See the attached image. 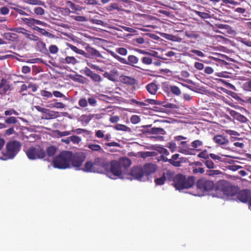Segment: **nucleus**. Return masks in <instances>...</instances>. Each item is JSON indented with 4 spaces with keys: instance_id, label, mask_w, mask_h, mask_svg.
I'll use <instances>...</instances> for the list:
<instances>
[{
    "instance_id": "1",
    "label": "nucleus",
    "mask_w": 251,
    "mask_h": 251,
    "mask_svg": "<svg viewBox=\"0 0 251 251\" xmlns=\"http://www.w3.org/2000/svg\"><path fill=\"white\" fill-rule=\"evenodd\" d=\"M73 153L70 151H61L54 157L53 166L59 169H66L71 167V161Z\"/></svg>"
},
{
    "instance_id": "2",
    "label": "nucleus",
    "mask_w": 251,
    "mask_h": 251,
    "mask_svg": "<svg viewBox=\"0 0 251 251\" xmlns=\"http://www.w3.org/2000/svg\"><path fill=\"white\" fill-rule=\"evenodd\" d=\"M21 148V144L16 140L9 141L6 145V150L2 151L0 159L6 160L14 158L18 154Z\"/></svg>"
},
{
    "instance_id": "3",
    "label": "nucleus",
    "mask_w": 251,
    "mask_h": 251,
    "mask_svg": "<svg viewBox=\"0 0 251 251\" xmlns=\"http://www.w3.org/2000/svg\"><path fill=\"white\" fill-rule=\"evenodd\" d=\"M195 183V178L193 176H186L182 174H177L174 178V186L176 189L182 190L192 187Z\"/></svg>"
},
{
    "instance_id": "4",
    "label": "nucleus",
    "mask_w": 251,
    "mask_h": 251,
    "mask_svg": "<svg viewBox=\"0 0 251 251\" xmlns=\"http://www.w3.org/2000/svg\"><path fill=\"white\" fill-rule=\"evenodd\" d=\"M123 170L119 162L117 160H112L109 163V169L105 172L107 175L111 174L109 176L112 179L122 178L123 176Z\"/></svg>"
},
{
    "instance_id": "5",
    "label": "nucleus",
    "mask_w": 251,
    "mask_h": 251,
    "mask_svg": "<svg viewBox=\"0 0 251 251\" xmlns=\"http://www.w3.org/2000/svg\"><path fill=\"white\" fill-rule=\"evenodd\" d=\"M196 185L197 190L202 193L211 191L215 187L213 181L203 177L199 179Z\"/></svg>"
},
{
    "instance_id": "6",
    "label": "nucleus",
    "mask_w": 251,
    "mask_h": 251,
    "mask_svg": "<svg viewBox=\"0 0 251 251\" xmlns=\"http://www.w3.org/2000/svg\"><path fill=\"white\" fill-rule=\"evenodd\" d=\"M25 152L27 157L30 160L42 159L46 156L45 151L40 146L31 147Z\"/></svg>"
},
{
    "instance_id": "7",
    "label": "nucleus",
    "mask_w": 251,
    "mask_h": 251,
    "mask_svg": "<svg viewBox=\"0 0 251 251\" xmlns=\"http://www.w3.org/2000/svg\"><path fill=\"white\" fill-rule=\"evenodd\" d=\"M72 157L71 164L73 167L76 168V170H80V167L86 158L84 153H75L74 154H73Z\"/></svg>"
},
{
    "instance_id": "8",
    "label": "nucleus",
    "mask_w": 251,
    "mask_h": 251,
    "mask_svg": "<svg viewBox=\"0 0 251 251\" xmlns=\"http://www.w3.org/2000/svg\"><path fill=\"white\" fill-rule=\"evenodd\" d=\"M94 165L99 170V173L106 171L109 169V162L103 157H96L94 160Z\"/></svg>"
},
{
    "instance_id": "9",
    "label": "nucleus",
    "mask_w": 251,
    "mask_h": 251,
    "mask_svg": "<svg viewBox=\"0 0 251 251\" xmlns=\"http://www.w3.org/2000/svg\"><path fill=\"white\" fill-rule=\"evenodd\" d=\"M251 195V191L248 189H244L240 191L237 193L236 198L241 202L247 203L249 202Z\"/></svg>"
},
{
    "instance_id": "10",
    "label": "nucleus",
    "mask_w": 251,
    "mask_h": 251,
    "mask_svg": "<svg viewBox=\"0 0 251 251\" xmlns=\"http://www.w3.org/2000/svg\"><path fill=\"white\" fill-rule=\"evenodd\" d=\"M86 50V55H83L85 58H91L93 57H101L100 53L96 49L91 47L89 44H87L85 47Z\"/></svg>"
},
{
    "instance_id": "11",
    "label": "nucleus",
    "mask_w": 251,
    "mask_h": 251,
    "mask_svg": "<svg viewBox=\"0 0 251 251\" xmlns=\"http://www.w3.org/2000/svg\"><path fill=\"white\" fill-rule=\"evenodd\" d=\"M11 85L9 82L4 78H2L0 81V95L4 96L6 95L8 91L11 90Z\"/></svg>"
},
{
    "instance_id": "12",
    "label": "nucleus",
    "mask_w": 251,
    "mask_h": 251,
    "mask_svg": "<svg viewBox=\"0 0 251 251\" xmlns=\"http://www.w3.org/2000/svg\"><path fill=\"white\" fill-rule=\"evenodd\" d=\"M130 175L133 178L137 180H140L144 176L143 168L139 166H134L132 168Z\"/></svg>"
},
{
    "instance_id": "13",
    "label": "nucleus",
    "mask_w": 251,
    "mask_h": 251,
    "mask_svg": "<svg viewBox=\"0 0 251 251\" xmlns=\"http://www.w3.org/2000/svg\"><path fill=\"white\" fill-rule=\"evenodd\" d=\"M18 33H22L25 35V38L30 41H38L39 37L31 33V32L24 28H20L17 29V31Z\"/></svg>"
},
{
    "instance_id": "14",
    "label": "nucleus",
    "mask_w": 251,
    "mask_h": 251,
    "mask_svg": "<svg viewBox=\"0 0 251 251\" xmlns=\"http://www.w3.org/2000/svg\"><path fill=\"white\" fill-rule=\"evenodd\" d=\"M143 170L144 176H148L156 171V166L152 163H148L144 166Z\"/></svg>"
},
{
    "instance_id": "15",
    "label": "nucleus",
    "mask_w": 251,
    "mask_h": 251,
    "mask_svg": "<svg viewBox=\"0 0 251 251\" xmlns=\"http://www.w3.org/2000/svg\"><path fill=\"white\" fill-rule=\"evenodd\" d=\"M84 172H94V173H98L99 172V170L96 169L95 165H94V162L92 161H87L84 165V167L83 169H81Z\"/></svg>"
},
{
    "instance_id": "16",
    "label": "nucleus",
    "mask_w": 251,
    "mask_h": 251,
    "mask_svg": "<svg viewBox=\"0 0 251 251\" xmlns=\"http://www.w3.org/2000/svg\"><path fill=\"white\" fill-rule=\"evenodd\" d=\"M143 132H146L151 134H160L162 135H165L166 133V131L163 128L156 127H153L150 129H147V130H145L144 131H143Z\"/></svg>"
},
{
    "instance_id": "17",
    "label": "nucleus",
    "mask_w": 251,
    "mask_h": 251,
    "mask_svg": "<svg viewBox=\"0 0 251 251\" xmlns=\"http://www.w3.org/2000/svg\"><path fill=\"white\" fill-rule=\"evenodd\" d=\"M147 91L151 95H155L158 89L157 85L155 82H151L146 86Z\"/></svg>"
},
{
    "instance_id": "18",
    "label": "nucleus",
    "mask_w": 251,
    "mask_h": 251,
    "mask_svg": "<svg viewBox=\"0 0 251 251\" xmlns=\"http://www.w3.org/2000/svg\"><path fill=\"white\" fill-rule=\"evenodd\" d=\"M118 161L122 169H127L131 164L130 159L126 157H121Z\"/></svg>"
},
{
    "instance_id": "19",
    "label": "nucleus",
    "mask_w": 251,
    "mask_h": 251,
    "mask_svg": "<svg viewBox=\"0 0 251 251\" xmlns=\"http://www.w3.org/2000/svg\"><path fill=\"white\" fill-rule=\"evenodd\" d=\"M120 79L123 83L128 85H132L136 83V80L134 78L128 76L122 75Z\"/></svg>"
},
{
    "instance_id": "20",
    "label": "nucleus",
    "mask_w": 251,
    "mask_h": 251,
    "mask_svg": "<svg viewBox=\"0 0 251 251\" xmlns=\"http://www.w3.org/2000/svg\"><path fill=\"white\" fill-rule=\"evenodd\" d=\"M37 42L36 46V50L40 52L46 53L48 52V50L46 48V44L40 39Z\"/></svg>"
},
{
    "instance_id": "21",
    "label": "nucleus",
    "mask_w": 251,
    "mask_h": 251,
    "mask_svg": "<svg viewBox=\"0 0 251 251\" xmlns=\"http://www.w3.org/2000/svg\"><path fill=\"white\" fill-rule=\"evenodd\" d=\"M213 140L218 144L220 145H225L228 142V140L225 137L217 135L213 137Z\"/></svg>"
},
{
    "instance_id": "22",
    "label": "nucleus",
    "mask_w": 251,
    "mask_h": 251,
    "mask_svg": "<svg viewBox=\"0 0 251 251\" xmlns=\"http://www.w3.org/2000/svg\"><path fill=\"white\" fill-rule=\"evenodd\" d=\"M138 61L139 59L136 56L133 55H129L127 57V65L136 68H140V67L135 65V64H137L138 62Z\"/></svg>"
},
{
    "instance_id": "23",
    "label": "nucleus",
    "mask_w": 251,
    "mask_h": 251,
    "mask_svg": "<svg viewBox=\"0 0 251 251\" xmlns=\"http://www.w3.org/2000/svg\"><path fill=\"white\" fill-rule=\"evenodd\" d=\"M45 119L47 120L54 119L59 116V113L57 111H50L48 109V111L45 112Z\"/></svg>"
},
{
    "instance_id": "24",
    "label": "nucleus",
    "mask_w": 251,
    "mask_h": 251,
    "mask_svg": "<svg viewBox=\"0 0 251 251\" xmlns=\"http://www.w3.org/2000/svg\"><path fill=\"white\" fill-rule=\"evenodd\" d=\"M33 29L39 33H40L41 34L45 35L49 38H53L54 37V35L52 33L47 31L44 28H40L37 26H34L33 27Z\"/></svg>"
},
{
    "instance_id": "25",
    "label": "nucleus",
    "mask_w": 251,
    "mask_h": 251,
    "mask_svg": "<svg viewBox=\"0 0 251 251\" xmlns=\"http://www.w3.org/2000/svg\"><path fill=\"white\" fill-rule=\"evenodd\" d=\"M60 62L63 64H71L75 65L78 62L76 59L73 56H67L66 58L60 59Z\"/></svg>"
},
{
    "instance_id": "26",
    "label": "nucleus",
    "mask_w": 251,
    "mask_h": 251,
    "mask_svg": "<svg viewBox=\"0 0 251 251\" xmlns=\"http://www.w3.org/2000/svg\"><path fill=\"white\" fill-rule=\"evenodd\" d=\"M162 36L163 38H164L165 39H167L168 40L172 41L180 42L181 41V38L176 36H175V35H173L172 34H167V33H162Z\"/></svg>"
},
{
    "instance_id": "27",
    "label": "nucleus",
    "mask_w": 251,
    "mask_h": 251,
    "mask_svg": "<svg viewBox=\"0 0 251 251\" xmlns=\"http://www.w3.org/2000/svg\"><path fill=\"white\" fill-rule=\"evenodd\" d=\"M179 154L176 153L172 155V158L169 159V163L175 167H179L181 162L180 161H176L179 157Z\"/></svg>"
},
{
    "instance_id": "28",
    "label": "nucleus",
    "mask_w": 251,
    "mask_h": 251,
    "mask_svg": "<svg viewBox=\"0 0 251 251\" xmlns=\"http://www.w3.org/2000/svg\"><path fill=\"white\" fill-rule=\"evenodd\" d=\"M86 147L93 151L103 152L101 146L98 144L89 143L87 145Z\"/></svg>"
},
{
    "instance_id": "29",
    "label": "nucleus",
    "mask_w": 251,
    "mask_h": 251,
    "mask_svg": "<svg viewBox=\"0 0 251 251\" xmlns=\"http://www.w3.org/2000/svg\"><path fill=\"white\" fill-rule=\"evenodd\" d=\"M114 128L117 130L127 131L128 132H131V128L125 125L117 124L115 126Z\"/></svg>"
},
{
    "instance_id": "30",
    "label": "nucleus",
    "mask_w": 251,
    "mask_h": 251,
    "mask_svg": "<svg viewBox=\"0 0 251 251\" xmlns=\"http://www.w3.org/2000/svg\"><path fill=\"white\" fill-rule=\"evenodd\" d=\"M163 176L165 177V180L168 179L169 181L173 180L174 182L175 173L174 172L168 170L163 174Z\"/></svg>"
},
{
    "instance_id": "31",
    "label": "nucleus",
    "mask_w": 251,
    "mask_h": 251,
    "mask_svg": "<svg viewBox=\"0 0 251 251\" xmlns=\"http://www.w3.org/2000/svg\"><path fill=\"white\" fill-rule=\"evenodd\" d=\"M68 47L74 52L79 54H81L82 55H86V52L82 50L78 49L76 47L71 44H68Z\"/></svg>"
},
{
    "instance_id": "32",
    "label": "nucleus",
    "mask_w": 251,
    "mask_h": 251,
    "mask_svg": "<svg viewBox=\"0 0 251 251\" xmlns=\"http://www.w3.org/2000/svg\"><path fill=\"white\" fill-rule=\"evenodd\" d=\"M111 54L115 59L119 61L120 63L127 65V62L126 59L120 57L113 52H111Z\"/></svg>"
},
{
    "instance_id": "33",
    "label": "nucleus",
    "mask_w": 251,
    "mask_h": 251,
    "mask_svg": "<svg viewBox=\"0 0 251 251\" xmlns=\"http://www.w3.org/2000/svg\"><path fill=\"white\" fill-rule=\"evenodd\" d=\"M46 152L49 156H53L56 152V148L53 146H50L47 149Z\"/></svg>"
},
{
    "instance_id": "34",
    "label": "nucleus",
    "mask_w": 251,
    "mask_h": 251,
    "mask_svg": "<svg viewBox=\"0 0 251 251\" xmlns=\"http://www.w3.org/2000/svg\"><path fill=\"white\" fill-rule=\"evenodd\" d=\"M3 37L5 39L10 40L14 41L17 38V34L13 33H5L3 34Z\"/></svg>"
},
{
    "instance_id": "35",
    "label": "nucleus",
    "mask_w": 251,
    "mask_h": 251,
    "mask_svg": "<svg viewBox=\"0 0 251 251\" xmlns=\"http://www.w3.org/2000/svg\"><path fill=\"white\" fill-rule=\"evenodd\" d=\"M170 90L173 94L176 96H180L181 93L180 89L176 86H170Z\"/></svg>"
},
{
    "instance_id": "36",
    "label": "nucleus",
    "mask_w": 251,
    "mask_h": 251,
    "mask_svg": "<svg viewBox=\"0 0 251 251\" xmlns=\"http://www.w3.org/2000/svg\"><path fill=\"white\" fill-rule=\"evenodd\" d=\"M94 116L95 115L94 114H90L88 115H82L81 117V120L84 123L88 124L94 117Z\"/></svg>"
},
{
    "instance_id": "37",
    "label": "nucleus",
    "mask_w": 251,
    "mask_h": 251,
    "mask_svg": "<svg viewBox=\"0 0 251 251\" xmlns=\"http://www.w3.org/2000/svg\"><path fill=\"white\" fill-rule=\"evenodd\" d=\"M185 35L189 38H192L194 39H197L200 37V35L195 32H186Z\"/></svg>"
},
{
    "instance_id": "38",
    "label": "nucleus",
    "mask_w": 251,
    "mask_h": 251,
    "mask_svg": "<svg viewBox=\"0 0 251 251\" xmlns=\"http://www.w3.org/2000/svg\"><path fill=\"white\" fill-rule=\"evenodd\" d=\"M22 21L26 23L29 26H35V25H34V19H33V18H22Z\"/></svg>"
},
{
    "instance_id": "39",
    "label": "nucleus",
    "mask_w": 251,
    "mask_h": 251,
    "mask_svg": "<svg viewBox=\"0 0 251 251\" xmlns=\"http://www.w3.org/2000/svg\"><path fill=\"white\" fill-rule=\"evenodd\" d=\"M165 181V177L163 175L161 177L156 178L154 179V182L156 185H162L164 184Z\"/></svg>"
},
{
    "instance_id": "40",
    "label": "nucleus",
    "mask_w": 251,
    "mask_h": 251,
    "mask_svg": "<svg viewBox=\"0 0 251 251\" xmlns=\"http://www.w3.org/2000/svg\"><path fill=\"white\" fill-rule=\"evenodd\" d=\"M142 62L146 65H149L152 64V59L149 56H144L141 59Z\"/></svg>"
},
{
    "instance_id": "41",
    "label": "nucleus",
    "mask_w": 251,
    "mask_h": 251,
    "mask_svg": "<svg viewBox=\"0 0 251 251\" xmlns=\"http://www.w3.org/2000/svg\"><path fill=\"white\" fill-rule=\"evenodd\" d=\"M196 13L197 14V15H198L199 17L203 19H208L211 17L210 14L208 13L196 11Z\"/></svg>"
},
{
    "instance_id": "42",
    "label": "nucleus",
    "mask_w": 251,
    "mask_h": 251,
    "mask_svg": "<svg viewBox=\"0 0 251 251\" xmlns=\"http://www.w3.org/2000/svg\"><path fill=\"white\" fill-rule=\"evenodd\" d=\"M52 95L56 98H62L65 100H68V99L62 93L58 91H54L52 92Z\"/></svg>"
},
{
    "instance_id": "43",
    "label": "nucleus",
    "mask_w": 251,
    "mask_h": 251,
    "mask_svg": "<svg viewBox=\"0 0 251 251\" xmlns=\"http://www.w3.org/2000/svg\"><path fill=\"white\" fill-rule=\"evenodd\" d=\"M198 157L199 158L207 159L209 158V154L207 153V151L206 150H204L198 154Z\"/></svg>"
},
{
    "instance_id": "44",
    "label": "nucleus",
    "mask_w": 251,
    "mask_h": 251,
    "mask_svg": "<svg viewBox=\"0 0 251 251\" xmlns=\"http://www.w3.org/2000/svg\"><path fill=\"white\" fill-rule=\"evenodd\" d=\"M203 143L200 140H196L191 143V146L193 149H197L198 147L202 146Z\"/></svg>"
},
{
    "instance_id": "45",
    "label": "nucleus",
    "mask_w": 251,
    "mask_h": 251,
    "mask_svg": "<svg viewBox=\"0 0 251 251\" xmlns=\"http://www.w3.org/2000/svg\"><path fill=\"white\" fill-rule=\"evenodd\" d=\"M87 101L88 104L89 103L91 106H96L97 104V101L93 96L88 98Z\"/></svg>"
},
{
    "instance_id": "46",
    "label": "nucleus",
    "mask_w": 251,
    "mask_h": 251,
    "mask_svg": "<svg viewBox=\"0 0 251 251\" xmlns=\"http://www.w3.org/2000/svg\"><path fill=\"white\" fill-rule=\"evenodd\" d=\"M117 52L122 55H126L127 53V50L126 48L120 47L116 49Z\"/></svg>"
},
{
    "instance_id": "47",
    "label": "nucleus",
    "mask_w": 251,
    "mask_h": 251,
    "mask_svg": "<svg viewBox=\"0 0 251 251\" xmlns=\"http://www.w3.org/2000/svg\"><path fill=\"white\" fill-rule=\"evenodd\" d=\"M41 95L46 98V99L48 98H51L52 97V94L51 92L45 90H41Z\"/></svg>"
},
{
    "instance_id": "48",
    "label": "nucleus",
    "mask_w": 251,
    "mask_h": 251,
    "mask_svg": "<svg viewBox=\"0 0 251 251\" xmlns=\"http://www.w3.org/2000/svg\"><path fill=\"white\" fill-rule=\"evenodd\" d=\"M70 139L74 144H78L81 141L80 137L75 135L70 136Z\"/></svg>"
},
{
    "instance_id": "49",
    "label": "nucleus",
    "mask_w": 251,
    "mask_h": 251,
    "mask_svg": "<svg viewBox=\"0 0 251 251\" xmlns=\"http://www.w3.org/2000/svg\"><path fill=\"white\" fill-rule=\"evenodd\" d=\"M49 50L51 54H56L58 51V48L56 45H51L49 47Z\"/></svg>"
},
{
    "instance_id": "50",
    "label": "nucleus",
    "mask_w": 251,
    "mask_h": 251,
    "mask_svg": "<svg viewBox=\"0 0 251 251\" xmlns=\"http://www.w3.org/2000/svg\"><path fill=\"white\" fill-rule=\"evenodd\" d=\"M167 147L169 148L172 152H174L176 150V144L173 142L168 143Z\"/></svg>"
},
{
    "instance_id": "51",
    "label": "nucleus",
    "mask_w": 251,
    "mask_h": 251,
    "mask_svg": "<svg viewBox=\"0 0 251 251\" xmlns=\"http://www.w3.org/2000/svg\"><path fill=\"white\" fill-rule=\"evenodd\" d=\"M78 104L81 107H86L88 105V101L85 98H81L78 101Z\"/></svg>"
},
{
    "instance_id": "52",
    "label": "nucleus",
    "mask_w": 251,
    "mask_h": 251,
    "mask_svg": "<svg viewBox=\"0 0 251 251\" xmlns=\"http://www.w3.org/2000/svg\"><path fill=\"white\" fill-rule=\"evenodd\" d=\"M130 122L133 124H136L140 121V118L138 115H133L130 118Z\"/></svg>"
},
{
    "instance_id": "53",
    "label": "nucleus",
    "mask_w": 251,
    "mask_h": 251,
    "mask_svg": "<svg viewBox=\"0 0 251 251\" xmlns=\"http://www.w3.org/2000/svg\"><path fill=\"white\" fill-rule=\"evenodd\" d=\"M18 121L17 120V118L15 117H10L9 118H7L5 120V122L6 124H15L17 123Z\"/></svg>"
},
{
    "instance_id": "54",
    "label": "nucleus",
    "mask_w": 251,
    "mask_h": 251,
    "mask_svg": "<svg viewBox=\"0 0 251 251\" xmlns=\"http://www.w3.org/2000/svg\"><path fill=\"white\" fill-rule=\"evenodd\" d=\"M103 76L104 77L108 78L110 80H111V81L115 80V76L114 75H113L111 73L106 72L103 74Z\"/></svg>"
},
{
    "instance_id": "55",
    "label": "nucleus",
    "mask_w": 251,
    "mask_h": 251,
    "mask_svg": "<svg viewBox=\"0 0 251 251\" xmlns=\"http://www.w3.org/2000/svg\"><path fill=\"white\" fill-rule=\"evenodd\" d=\"M84 72L85 75L90 77L92 78L93 75L95 74L93 71H92L89 68L85 67L84 69Z\"/></svg>"
},
{
    "instance_id": "56",
    "label": "nucleus",
    "mask_w": 251,
    "mask_h": 251,
    "mask_svg": "<svg viewBox=\"0 0 251 251\" xmlns=\"http://www.w3.org/2000/svg\"><path fill=\"white\" fill-rule=\"evenodd\" d=\"M87 64L91 68L93 69L96 70L100 72H103V70L98 65L92 64L91 63H87Z\"/></svg>"
},
{
    "instance_id": "57",
    "label": "nucleus",
    "mask_w": 251,
    "mask_h": 251,
    "mask_svg": "<svg viewBox=\"0 0 251 251\" xmlns=\"http://www.w3.org/2000/svg\"><path fill=\"white\" fill-rule=\"evenodd\" d=\"M145 101L148 104V105L149 104L151 105H158L159 104L158 100L153 99H148L145 100Z\"/></svg>"
},
{
    "instance_id": "58",
    "label": "nucleus",
    "mask_w": 251,
    "mask_h": 251,
    "mask_svg": "<svg viewBox=\"0 0 251 251\" xmlns=\"http://www.w3.org/2000/svg\"><path fill=\"white\" fill-rule=\"evenodd\" d=\"M204 164L208 169H213L214 168V163L211 160H206L205 161Z\"/></svg>"
},
{
    "instance_id": "59",
    "label": "nucleus",
    "mask_w": 251,
    "mask_h": 251,
    "mask_svg": "<svg viewBox=\"0 0 251 251\" xmlns=\"http://www.w3.org/2000/svg\"><path fill=\"white\" fill-rule=\"evenodd\" d=\"M37 88H38L37 86L34 83H33L32 82L28 83L27 89L28 88L31 89L32 92H36L37 90Z\"/></svg>"
},
{
    "instance_id": "60",
    "label": "nucleus",
    "mask_w": 251,
    "mask_h": 251,
    "mask_svg": "<svg viewBox=\"0 0 251 251\" xmlns=\"http://www.w3.org/2000/svg\"><path fill=\"white\" fill-rule=\"evenodd\" d=\"M26 2L31 5H41L42 1L40 0H27Z\"/></svg>"
},
{
    "instance_id": "61",
    "label": "nucleus",
    "mask_w": 251,
    "mask_h": 251,
    "mask_svg": "<svg viewBox=\"0 0 251 251\" xmlns=\"http://www.w3.org/2000/svg\"><path fill=\"white\" fill-rule=\"evenodd\" d=\"M4 114L6 116H9V115H11L13 114L15 115H18V113L14 109H11L10 110L5 111Z\"/></svg>"
},
{
    "instance_id": "62",
    "label": "nucleus",
    "mask_w": 251,
    "mask_h": 251,
    "mask_svg": "<svg viewBox=\"0 0 251 251\" xmlns=\"http://www.w3.org/2000/svg\"><path fill=\"white\" fill-rule=\"evenodd\" d=\"M222 173L221 171L220 170H210L207 171V174L209 176H215L220 175Z\"/></svg>"
},
{
    "instance_id": "63",
    "label": "nucleus",
    "mask_w": 251,
    "mask_h": 251,
    "mask_svg": "<svg viewBox=\"0 0 251 251\" xmlns=\"http://www.w3.org/2000/svg\"><path fill=\"white\" fill-rule=\"evenodd\" d=\"M35 13L38 15H43L44 14V10L41 7H38L34 9Z\"/></svg>"
},
{
    "instance_id": "64",
    "label": "nucleus",
    "mask_w": 251,
    "mask_h": 251,
    "mask_svg": "<svg viewBox=\"0 0 251 251\" xmlns=\"http://www.w3.org/2000/svg\"><path fill=\"white\" fill-rule=\"evenodd\" d=\"M244 87L245 90L251 92V80L246 82Z\"/></svg>"
}]
</instances>
